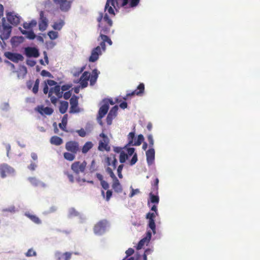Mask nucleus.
<instances>
[{
  "mask_svg": "<svg viewBox=\"0 0 260 260\" xmlns=\"http://www.w3.org/2000/svg\"><path fill=\"white\" fill-rule=\"evenodd\" d=\"M123 165H120L117 168V171L118 174V176L119 178L121 179L123 177L122 174V171L123 168Z\"/></svg>",
  "mask_w": 260,
  "mask_h": 260,
  "instance_id": "nucleus-50",
  "label": "nucleus"
},
{
  "mask_svg": "<svg viewBox=\"0 0 260 260\" xmlns=\"http://www.w3.org/2000/svg\"><path fill=\"white\" fill-rule=\"evenodd\" d=\"M135 138V132H132L129 133V134L127 136V139L128 140V143L127 144V145L129 146H139L143 142L144 138L143 136V135L140 134L138 136V138L137 140H135V141H134V139Z\"/></svg>",
  "mask_w": 260,
  "mask_h": 260,
  "instance_id": "nucleus-6",
  "label": "nucleus"
},
{
  "mask_svg": "<svg viewBox=\"0 0 260 260\" xmlns=\"http://www.w3.org/2000/svg\"><path fill=\"white\" fill-rule=\"evenodd\" d=\"M48 36L51 40H55L58 37V32L55 31L51 30L48 31Z\"/></svg>",
  "mask_w": 260,
  "mask_h": 260,
  "instance_id": "nucleus-41",
  "label": "nucleus"
},
{
  "mask_svg": "<svg viewBox=\"0 0 260 260\" xmlns=\"http://www.w3.org/2000/svg\"><path fill=\"white\" fill-rule=\"evenodd\" d=\"M85 69V66L82 67H74L71 70V73L75 77H78Z\"/></svg>",
  "mask_w": 260,
  "mask_h": 260,
  "instance_id": "nucleus-29",
  "label": "nucleus"
},
{
  "mask_svg": "<svg viewBox=\"0 0 260 260\" xmlns=\"http://www.w3.org/2000/svg\"><path fill=\"white\" fill-rule=\"evenodd\" d=\"M135 150V149L133 147L127 148V154L129 156L132 155L134 154Z\"/></svg>",
  "mask_w": 260,
  "mask_h": 260,
  "instance_id": "nucleus-63",
  "label": "nucleus"
},
{
  "mask_svg": "<svg viewBox=\"0 0 260 260\" xmlns=\"http://www.w3.org/2000/svg\"><path fill=\"white\" fill-rule=\"evenodd\" d=\"M90 73L88 72L85 71L83 72L78 82L80 83V84L82 88L86 87L88 85V81L89 80Z\"/></svg>",
  "mask_w": 260,
  "mask_h": 260,
  "instance_id": "nucleus-18",
  "label": "nucleus"
},
{
  "mask_svg": "<svg viewBox=\"0 0 260 260\" xmlns=\"http://www.w3.org/2000/svg\"><path fill=\"white\" fill-rule=\"evenodd\" d=\"M39 83H40V80H39V79H37L35 81L34 87L32 89L33 93L35 94L37 93L38 92Z\"/></svg>",
  "mask_w": 260,
  "mask_h": 260,
  "instance_id": "nucleus-43",
  "label": "nucleus"
},
{
  "mask_svg": "<svg viewBox=\"0 0 260 260\" xmlns=\"http://www.w3.org/2000/svg\"><path fill=\"white\" fill-rule=\"evenodd\" d=\"M37 167V165L35 163L31 162L29 166H28V168L32 171H35Z\"/></svg>",
  "mask_w": 260,
  "mask_h": 260,
  "instance_id": "nucleus-64",
  "label": "nucleus"
},
{
  "mask_svg": "<svg viewBox=\"0 0 260 260\" xmlns=\"http://www.w3.org/2000/svg\"><path fill=\"white\" fill-rule=\"evenodd\" d=\"M114 118V117H113L111 115L108 114L107 118H106V121L108 125L111 124L112 120Z\"/></svg>",
  "mask_w": 260,
  "mask_h": 260,
  "instance_id": "nucleus-61",
  "label": "nucleus"
},
{
  "mask_svg": "<svg viewBox=\"0 0 260 260\" xmlns=\"http://www.w3.org/2000/svg\"><path fill=\"white\" fill-rule=\"evenodd\" d=\"M99 73L96 69H94L92 71L91 75L90 76L89 81L91 85H93L98 79Z\"/></svg>",
  "mask_w": 260,
  "mask_h": 260,
  "instance_id": "nucleus-31",
  "label": "nucleus"
},
{
  "mask_svg": "<svg viewBox=\"0 0 260 260\" xmlns=\"http://www.w3.org/2000/svg\"><path fill=\"white\" fill-rule=\"evenodd\" d=\"M63 24L60 22H55L52 27L55 30H60L62 27Z\"/></svg>",
  "mask_w": 260,
  "mask_h": 260,
  "instance_id": "nucleus-53",
  "label": "nucleus"
},
{
  "mask_svg": "<svg viewBox=\"0 0 260 260\" xmlns=\"http://www.w3.org/2000/svg\"><path fill=\"white\" fill-rule=\"evenodd\" d=\"M60 107H59V111L62 114L65 113V101H61L60 102Z\"/></svg>",
  "mask_w": 260,
  "mask_h": 260,
  "instance_id": "nucleus-52",
  "label": "nucleus"
},
{
  "mask_svg": "<svg viewBox=\"0 0 260 260\" xmlns=\"http://www.w3.org/2000/svg\"><path fill=\"white\" fill-rule=\"evenodd\" d=\"M4 55L8 59L15 63H17L20 61H23L24 59L23 56L22 54L18 53H14L8 51L5 52Z\"/></svg>",
  "mask_w": 260,
  "mask_h": 260,
  "instance_id": "nucleus-10",
  "label": "nucleus"
},
{
  "mask_svg": "<svg viewBox=\"0 0 260 260\" xmlns=\"http://www.w3.org/2000/svg\"><path fill=\"white\" fill-rule=\"evenodd\" d=\"M66 150L71 153L66 152V160H73L75 158V154L79 151V145L78 142L71 141L66 143Z\"/></svg>",
  "mask_w": 260,
  "mask_h": 260,
  "instance_id": "nucleus-3",
  "label": "nucleus"
},
{
  "mask_svg": "<svg viewBox=\"0 0 260 260\" xmlns=\"http://www.w3.org/2000/svg\"><path fill=\"white\" fill-rule=\"evenodd\" d=\"M154 193L152 191L149 193L150 201L152 203L157 205L159 201V197L157 195H155Z\"/></svg>",
  "mask_w": 260,
  "mask_h": 260,
  "instance_id": "nucleus-38",
  "label": "nucleus"
},
{
  "mask_svg": "<svg viewBox=\"0 0 260 260\" xmlns=\"http://www.w3.org/2000/svg\"><path fill=\"white\" fill-rule=\"evenodd\" d=\"M96 177L99 179V180L100 181L101 185L105 190H107L109 188V183L104 180L103 176L102 174L100 173H96Z\"/></svg>",
  "mask_w": 260,
  "mask_h": 260,
  "instance_id": "nucleus-28",
  "label": "nucleus"
},
{
  "mask_svg": "<svg viewBox=\"0 0 260 260\" xmlns=\"http://www.w3.org/2000/svg\"><path fill=\"white\" fill-rule=\"evenodd\" d=\"M109 108V106L108 102H106L100 108L98 113V119L100 120V124L102 125L101 119L103 118L105 115L107 113Z\"/></svg>",
  "mask_w": 260,
  "mask_h": 260,
  "instance_id": "nucleus-19",
  "label": "nucleus"
},
{
  "mask_svg": "<svg viewBox=\"0 0 260 260\" xmlns=\"http://www.w3.org/2000/svg\"><path fill=\"white\" fill-rule=\"evenodd\" d=\"M147 162L148 165L153 164L155 158V151L153 148H150L146 152Z\"/></svg>",
  "mask_w": 260,
  "mask_h": 260,
  "instance_id": "nucleus-22",
  "label": "nucleus"
},
{
  "mask_svg": "<svg viewBox=\"0 0 260 260\" xmlns=\"http://www.w3.org/2000/svg\"><path fill=\"white\" fill-rule=\"evenodd\" d=\"M98 22V31L100 32V36L98 38V41L101 40L100 45L104 51L106 50V43L109 45H112V41L108 36L111 32V28L113 25L112 20L109 18L107 14L104 15L102 12L99 13V16L97 17Z\"/></svg>",
  "mask_w": 260,
  "mask_h": 260,
  "instance_id": "nucleus-1",
  "label": "nucleus"
},
{
  "mask_svg": "<svg viewBox=\"0 0 260 260\" xmlns=\"http://www.w3.org/2000/svg\"><path fill=\"white\" fill-rule=\"evenodd\" d=\"M55 257L57 260H65V253H61L56 252L55 253Z\"/></svg>",
  "mask_w": 260,
  "mask_h": 260,
  "instance_id": "nucleus-47",
  "label": "nucleus"
},
{
  "mask_svg": "<svg viewBox=\"0 0 260 260\" xmlns=\"http://www.w3.org/2000/svg\"><path fill=\"white\" fill-rule=\"evenodd\" d=\"M37 22L36 20H32L29 23L25 22L23 24V27L25 29H32V28L36 26Z\"/></svg>",
  "mask_w": 260,
  "mask_h": 260,
  "instance_id": "nucleus-34",
  "label": "nucleus"
},
{
  "mask_svg": "<svg viewBox=\"0 0 260 260\" xmlns=\"http://www.w3.org/2000/svg\"><path fill=\"white\" fill-rule=\"evenodd\" d=\"M51 144L59 146L62 144L63 140L58 136H52L50 140Z\"/></svg>",
  "mask_w": 260,
  "mask_h": 260,
  "instance_id": "nucleus-33",
  "label": "nucleus"
},
{
  "mask_svg": "<svg viewBox=\"0 0 260 260\" xmlns=\"http://www.w3.org/2000/svg\"><path fill=\"white\" fill-rule=\"evenodd\" d=\"M23 54L28 58H38L40 55V51L37 47L28 46L24 48Z\"/></svg>",
  "mask_w": 260,
  "mask_h": 260,
  "instance_id": "nucleus-7",
  "label": "nucleus"
},
{
  "mask_svg": "<svg viewBox=\"0 0 260 260\" xmlns=\"http://www.w3.org/2000/svg\"><path fill=\"white\" fill-rule=\"evenodd\" d=\"M106 171L113 180L112 187L114 191L117 193H121L122 191V185L113 173L112 168L108 167L106 168Z\"/></svg>",
  "mask_w": 260,
  "mask_h": 260,
  "instance_id": "nucleus-4",
  "label": "nucleus"
},
{
  "mask_svg": "<svg viewBox=\"0 0 260 260\" xmlns=\"http://www.w3.org/2000/svg\"><path fill=\"white\" fill-rule=\"evenodd\" d=\"M158 182L159 180L158 178H156L154 180V183L152 184V191L154 193H158Z\"/></svg>",
  "mask_w": 260,
  "mask_h": 260,
  "instance_id": "nucleus-40",
  "label": "nucleus"
},
{
  "mask_svg": "<svg viewBox=\"0 0 260 260\" xmlns=\"http://www.w3.org/2000/svg\"><path fill=\"white\" fill-rule=\"evenodd\" d=\"M137 160H138L137 154L136 153H135L134 154L131 160L130 165L131 166L135 165L136 163V162L137 161Z\"/></svg>",
  "mask_w": 260,
  "mask_h": 260,
  "instance_id": "nucleus-55",
  "label": "nucleus"
},
{
  "mask_svg": "<svg viewBox=\"0 0 260 260\" xmlns=\"http://www.w3.org/2000/svg\"><path fill=\"white\" fill-rule=\"evenodd\" d=\"M65 84L60 86L59 85H56L51 87L49 91V98H50L51 103L55 105L58 99L62 96L65 99Z\"/></svg>",
  "mask_w": 260,
  "mask_h": 260,
  "instance_id": "nucleus-2",
  "label": "nucleus"
},
{
  "mask_svg": "<svg viewBox=\"0 0 260 260\" xmlns=\"http://www.w3.org/2000/svg\"><path fill=\"white\" fill-rule=\"evenodd\" d=\"M41 75L43 77H48L50 78H53L52 75L48 71L43 70L41 71Z\"/></svg>",
  "mask_w": 260,
  "mask_h": 260,
  "instance_id": "nucleus-51",
  "label": "nucleus"
},
{
  "mask_svg": "<svg viewBox=\"0 0 260 260\" xmlns=\"http://www.w3.org/2000/svg\"><path fill=\"white\" fill-rule=\"evenodd\" d=\"M128 158V155L124 153L123 151H121L119 156V161L121 163H124L126 159Z\"/></svg>",
  "mask_w": 260,
  "mask_h": 260,
  "instance_id": "nucleus-42",
  "label": "nucleus"
},
{
  "mask_svg": "<svg viewBox=\"0 0 260 260\" xmlns=\"http://www.w3.org/2000/svg\"><path fill=\"white\" fill-rule=\"evenodd\" d=\"M24 40V38L22 36H14L11 38L10 43L13 48H16L23 42Z\"/></svg>",
  "mask_w": 260,
  "mask_h": 260,
  "instance_id": "nucleus-24",
  "label": "nucleus"
},
{
  "mask_svg": "<svg viewBox=\"0 0 260 260\" xmlns=\"http://www.w3.org/2000/svg\"><path fill=\"white\" fill-rule=\"evenodd\" d=\"M71 86L69 85L66 84V100L70 99L72 95V93L70 91H67L70 88Z\"/></svg>",
  "mask_w": 260,
  "mask_h": 260,
  "instance_id": "nucleus-56",
  "label": "nucleus"
},
{
  "mask_svg": "<svg viewBox=\"0 0 260 260\" xmlns=\"http://www.w3.org/2000/svg\"><path fill=\"white\" fill-rule=\"evenodd\" d=\"M99 136L102 139L99 141L98 150L101 151H110L111 147L109 145L110 140L109 138L104 133H101Z\"/></svg>",
  "mask_w": 260,
  "mask_h": 260,
  "instance_id": "nucleus-5",
  "label": "nucleus"
},
{
  "mask_svg": "<svg viewBox=\"0 0 260 260\" xmlns=\"http://www.w3.org/2000/svg\"><path fill=\"white\" fill-rule=\"evenodd\" d=\"M134 253V250L132 248H128L125 251V253L126 254V257L132 255V254H133Z\"/></svg>",
  "mask_w": 260,
  "mask_h": 260,
  "instance_id": "nucleus-62",
  "label": "nucleus"
},
{
  "mask_svg": "<svg viewBox=\"0 0 260 260\" xmlns=\"http://www.w3.org/2000/svg\"><path fill=\"white\" fill-rule=\"evenodd\" d=\"M140 0H122L120 5L125 8H134L138 5Z\"/></svg>",
  "mask_w": 260,
  "mask_h": 260,
  "instance_id": "nucleus-21",
  "label": "nucleus"
},
{
  "mask_svg": "<svg viewBox=\"0 0 260 260\" xmlns=\"http://www.w3.org/2000/svg\"><path fill=\"white\" fill-rule=\"evenodd\" d=\"M8 21L12 25H16L20 22V17L14 12H9L6 14Z\"/></svg>",
  "mask_w": 260,
  "mask_h": 260,
  "instance_id": "nucleus-16",
  "label": "nucleus"
},
{
  "mask_svg": "<svg viewBox=\"0 0 260 260\" xmlns=\"http://www.w3.org/2000/svg\"><path fill=\"white\" fill-rule=\"evenodd\" d=\"M117 160L115 155L112 156L111 165L113 167L112 170H115L116 168Z\"/></svg>",
  "mask_w": 260,
  "mask_h": 260,
  "instance_id": "nucleus-48",
  "label": "nucleus"
},
{
  "mask_svg": "<svg viewBox=\"0 0 260 260\" xmlns=\"http://www.w3.org/2000/svg\"><path fill=\"white\" fill-rule=\"evenodd\" d=\"M145 90V85L144 83H140L137 88V89L131 92L127 93L125 96L123 98V99L125 101L128 99L129 97L131 96H134L135 95H141L144 92Z\"/></svg>",
  "mask_w": 260,
  "mask_h": 260,
  "instance_id": "nucleus-14",
  "label": "nucleus"
},
{
  "mask_svg": "<svg viewBox=\"0 0 260 260\" xmlns=\"http://www.w3.org/2000/svg\"><path fill=\"white\" fill-rule=\"evenodd\" d=\"M156 215H158V213L148 212L146 216V218L149 220L148 226L151 229L154 234L156 233V226L154 219Z\"/></svg>",
  "mask_w": 260,
  "mask_h": 260,
  "instance_id": "nucleus-13",
  "label": "nucleus"
},
{
  "mask_svg": "<svg viewBox=\"0 0 260 260\" xmlns=\"http://www.w3.org/2000/svg\"><path fill=\"white\" fill-rule=\"evenodd\" d=\"M151 238V232L150 231H148L147 232V236L145 238L141 239L138 243L137 249L138 250L141 249L143 246L144 245L145 243L147 242H148Z\"/></svg>",
  "mask_w": 260,
  "mask_h": 260,
  "instance_id": "nucleus-26",
  "label": "nucleus"
},
{
  "mask_svg": "<svg viewBox=\"0 0 260 260\" xmlns=\"http://www.w3.org/2000/svg\"><path fill=\"white\" fill-rule=\"evenodd\" d=\"M25 216L29 218L34 223L40 224L41 223V220L37 216L30 214L29 212H25L24 213Z\"/></svg>",
  "mask_w": 260,
  "mask_h": 260,
  "instance_id": "nucleus-30",
  "label": "nucleus"
},
{
  "mask_svg": "<svg viewBox=\"0 0 260 260\" xmlns=\"http://www.w3.org/2000/svg\"><path fill=\"white\" fill-rule=\"evenodd\" d=\"M79 97L75 95H73L70 100V113H75L80 111L78 107Z\"/></svg>",
  "mask_w": 260,
  "mask_h": 260,
  "instance_id": "nucleus-11",
  "label": "nucleus"
},
{
  "mask_svg": "<svg viewBox=\"0 0 260 260\" xmlns=\"http://www.w3.org/2000/svg\"><path fill=\"white\" fill-rule=\"evenodd\" d=\"M147 139L149 147L152 148L154 145V141L152 136L151 135H149L147 137Z\"/></svg>",
  "mask_w": 260,
  "mask_h": 260,
  "instance_id": "nucleus-54",
  "label": "nucleus"
},
{
  "mask_svg": "<svg viewBox=\"0 0 260 260\" xmlns=\"http://www.w3.org/2000/svg\"><path fill=\"white\" fill-rule=\"evenodd\" d=\"M0 173L1 177L6 178L8 175H14L15 170L6 164L0 166Z\"/></svg>",
  "mask_w": 260,
  "mask_h": 260,
  "instance_id": "nucleus-8",
  "label": "nucleus"
},
{
  "mask_svg": "<svg viewBox=\"0 0 260 260\" xmlns=\"http://www.w3.org/2000/svg\"><path fill=\"white\" fill-rule=\"evenodd\" d=\"M11 109L9 102H2L0 104V110L4 112H8Z\"/></svg>",
  "mask_w": 260,
  "mask_h": 260,
  "instance_id": "nucleus-36",
  "label": "nucleus"
},
{
  "mask_svg": "<svg viewBox=\"0 0 260 260\" xmlns=\"http://www.w3.org/2000/svg\"><path fill=\"white\" fill-rule=\"evenodd\" d=\"M77 133L81 137H84L86 135V133L83 128L77 130Z\"/></svg>",
  "mask_w": 260,
  "mask_h": 260,
  "instance_id": "nucleus-57",
  "label": "nucleus"
},
{
  "mask_svg": "<svg viewBox=\"0 0 260 260\" xmlns=\"http://www.w3.org/2000/svg\"><path fill=\"white\" fill-rule=\"evenodd\" d=\"M102 50L104 51L101 46H98L96 47L93 48L91 51V55L89 58V61L95 62L96 61L99 57V55L102 54Z\"/></svg>",
  "mask_w": 260,
  "mask_h": 260,
  "instance_id": "nucleus-17",
  "label": "nucleus"
},
{
  "mask_svg": "<svg viewBox=\"0 0 260 260\" xmlns=\"http://www.w3.org/2000/svg\"><path fill=\"white\" fill-rule=\"evenodd\" d=\"M3 144L5 146L6 150H7V155L9 157V152L11 150V145L10 144L6 143L5 142L3 143Z\"/></svg>",
  "mask_w": 260,
  "mask_h": 260,
  "instance_id": "nucleus-60",
  "label": "nucleus"
},
{
  "mask_svg": "<svg viewBox=\"0 0 260 260\" xmlns=\"http://www.w3.org/2000/svg\"><path fill=\"white\" fill-rule=\"evenodd\" d=\"M40 21L39 23V29L40 30L43 31L45 30L48 26V20L44 16V12L41 11L40 13Z\"/></svg>",
  "mask_w": 260,
  "mask_h": 260,
  "instance_id": "nucleus-20",
  "label": "nucleus"
},
{
  "mask_svg": "<svg viewBox=\"0 0 260 260\" xmlns=\"http://www.w3.org/2000/svg\"><path fill=\"white\" fill-rule=\"evenodd\" d=\"M108 221L107 220H102L99 221L94 227V232L96 235H101L106 231Z\"/></svg>",
  "mask_w": 260,
  "mask_h": 260,
  "instance_id": "nucleus-9",
  "label": "nucleus"
},
{
  "mask_svg": "<svg viewBox=\"0 0 260 260\" xmlns=\"http://www.w3.org/2000/svg\"><path fill=\"white\" fill-rule=\"evenodd\" d=\"M93 146V145L91 142L88 141L86 142L82 148V152L83 154L86 153L90 149L92 148Z\"/></svg>",
  "mask_w": 260,
  "mask_h": 260,
  "instance_id": "nucleus-35",
  "label": "nucleus"
},
{
  "mask_svg": "<svg viewBox=\"0 0 260 260\" xmlns=\"http://www.w3.org/2000/svg\"><path fill=\"white\" fill-rule=\"evenodd\" d=\"M25 255L27 257L36 256L37 252L32 248H30L25 253Z\"/></svg>",
  "mask_w": 260,
  "mask_h": 260,
  "instance_id": "nucleus-44",
  "label": "nucleus"
},
{
  "mask_svg": "<svg viewBox=\"0 0 260 260\" xmlns=\"http://www.w3.org/2000/svg\"><path fill=\"white\" fill-rule=\"evenodd\" d=\"M79 213L76 211L74 208H71L69 210L68 217L74 218L79 216Z\"/></svg>",
  "mask_w": 260,
  "mask_h": 260,
  "instance_id": "nucleus-39",
  "label": "nucleus"
},
{
  "mask_svg": "<svg viewBox=\"0 0 260 260\" xmlns=\"http://www.w3.org/2000/svg\"><path fill=\"white\" fill-rule=\"evenodd\" d=\"M58 126L62 131H65V115L62 117L61 122L59 123Z\"/></svg>",
  "mask_w": 260,
  "mask_h": 260,
  "instance_id": "nucleus-49",
  "label": "nucleus"
},
{
  "mask_svg": "<svg viewBox=\"0 0 260 260\" xmlns=\"http://www.w3.org/2000/svg\"><path fill=\"white\" fill-rule=\"evenodd\" d=\"M118 110V106H114L110 111L108 114L111 115L113 117H115L116 115V113Z\"/></svg>",
  "mask_w": 260,
  "mask_h": 260,
  "instance_id": "nucleus-46",
  "label": "nucleus"
},
{
  "mask_svg": "<svg viewBox=\"0 0 260 260\" xmlns=\"http://www.w3.org/2000/svg\"><path fill=\"white\" fill-rule=\"evenodd\" d=\"M19 29L22 34L25 36L26 38L29 40H34L36 38V35L32 29L24 30L19 27Z\"/></svg>",
  "mask_w": 260,
  "mask_h": 260,
  "instance_id": "nucleus-25",
  "label": "nucleus"
},
{
  "mask_svg": "<svg viewBox=\"0 0 260 260\" xmlns=\"http://www.w3.org/2000/svg\"><path fill=\"white\" fill-rule=\"evenodd\" d=\"M86 162L84 161L82 162L75 161L71 166L72 170L77 174L80 173H83L86 167Z\"/></svg>",
  "mask_w": 260,
  "mask_h": 260,
  "instance_id": "nucleus-12",
  "label": "nucleus"
},
{
  "mask_svg": "<svg viewBox=\"0 0 260 260\" xmlns=\"http://www.w3.org/2000/svg\"><path fill=\"white\" fill-rule=\"evenodd\" d=\"M57 7H59L62 11L65 10V0H53Z\"/></svg>",
  "mask_w": 260,
  "mask_h": 260,
  "instance_id": "nucleus-37",
  "label": "nucleus"
},
{
  "mask_svg": "<svg viewBox=\"0 0 260 260\" xmlns=\"http://www.w3.org/2000/svg\"><path fill=\"white\" fill-rule=\"evenodd\" d=\"M38 111L42 115L46 114L50 115L52 114L53 110L52 108L46 107H44L43 106L38 107Z\"/></svg>",
  "mask_w": 260,
  "mask_h": 260,
  "instance_id": "nucleus-27",
  "label": "nucleus"
},
{
  "mask_svg": "<svg viewBox=\"0 0 260 260\" xmlns=\"http://www.w3.org/2000/svg\"><path fill=\"white\" fill-rule=\"evenodd\" d=\"M28 180L31 184L34 186L41 187L42 188H46L47 186V185L45 183L36 177H29Z\"/></svg>",
  "mask_w": 260,
  "mask_h": 260,
  "instance_id": "nucleus-23",
  "label": "nucleus"
},
{
  "mask_svg": "<svg viewBox=\"0 0 260 260\" xmlns=\"http://www.w3.org/2000/svg\"><path fill=\"white\" fill-rule=\"evenodd\" d=\"M26 63L28 66L32 67L36 65V61L32 59H27L26 61Z\"/></svg>",
  "mask_w": 260,
  "mask_h": 260,
  "instance_id": "nucleus-58",
  "label": "nucleus"
},
{
  "mask_svg": "<svg viewBox=\"0 0 260 260\" xmlns=\"http://www.w3.org/2000/svg\"><path fill=\"white\" fill-rule=\"evenodd\" d=\"M110 3L113 6L115 7L114 0H107L105 5V10H107L109 14L114 15V11L113 9L111 6H110Z\"/></svg>",
  "mask_w": 260,
  "mask_h": 260,
  "instance_id": "nucleus-32",
  "label": "nucleus"
},
{
  "mask_svg": "<svg viewBox=\"0 0 260 260\" xmlns=\"http://www.w3.org/2000/svg\"><path fill=\"white\" fill-rule=\"evenodd\" d=\"M112 190H108L106 191V197H105L106 201L108 202V201H109L110 200L111 197H112Z\"/></svg>",
  "mask_w": 260,
  "mask_h": 260,
  "instance_id": "nucleus-59",
  "label": "nucleus"
},
{
  "mask_svg": "<svg viewBox=\"0 0 260 260\" xmlns=\"http://www.w3.org/2000/svg\"><path fill=\"white\" fill-rule=\"evenodd\" d=\"M12 27L10 25H4L2 27V30L0 32V38L3 41L10 38L12 32Z\"/></svg>",
  "mask_w": 260,
  "mask_h": 260,
  "instance_id": "nucleus-15",
  "label": "nucleus"
},
{
  "mask_svg": "<svg viewBox=\"0 0 260 260\" xmlns=\"http://www.w3.org/2000/svg\"><path fill=\"white\" fill-rule=\"evenodd\" d=\"M45 83H46L48 86H50L51 87H54L56 85H58V83L50 79H47L45 81Z\"/></svg>",
  "mask_w": 260,
  "mask_h": 260,
  "instance_id": "nucleus-45",
  "label": "nucleus"
}]
</instances>
